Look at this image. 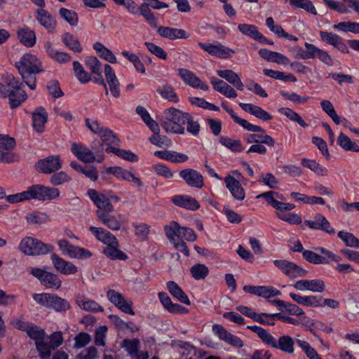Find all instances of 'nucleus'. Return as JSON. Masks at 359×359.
Masks as SVG:
<instances>
[{
  "instance_id": "nucleus-1",
  "label": "nucleus",
  "mask_w": 359,
  "mask_h": 359,
  "mask_svg": "<svg viewBox=\"0 0 359 359\" xmlns=\"http://www.w3.org/2000/svg\"><path fill=\"white\" fill-rule=\"evenodd\" d=\"M15 67L27 86L36 88V76L38 73L43 72L41 61L34 55L26 53L15 63Z\"/></svg>"
},
{
  "instance_id": "nucleus-2",
  "label": "nucleus",
  "mask_w": 359,
  "mask_h": 359,
  "mask_svg": "<svg viewBox=\"0 0 359 359\" xmlns=\"http://www.w3.org/2000/svg\"><path fill=\"white\" fill-rule=\"evenodd\" d=\"M187 112L182 111L175 107H170L163 111L161 120V127L167 132L183 135L185 133L184 120Z\"/></svg>"
},
{
  "instance_id": "nucleus-3",
  "label": "nucleus",
  "mask_w": 359,
  "mask_h": 359,
  "mask_svg": "<svg viewBox=\"0 0 359 359\" xmlns=\"http://www.w3.org/2000/svg\"><path fill=\"white\" fill-rule=\"evenodd\" d=\"M53 248L52 245L46 244L32 237L24 238L18 245L20 252L29 256L46 255L51 252Z\"/></svg>"
},
{
  "instance_id": "nucleus-4",
  "label": "nucleus",
  "mask_w": 359,
  "mask_h": 359,
  "mask_svg": "<svg viewBox=\"0 0 359 359\" xmlns=\"http://www.w3.org/2000/svg\"><path fill=\"white\" fill-rule=\"evenodd\" d=\"M33 299L39 304L57 312H64L71 308L70 304L66 299L53 294H34Z\"/></svg>"
},
{
  "instance_id": "nucleus-5",
  "label": "nucleus",
  "mask_w": 359,
  "mask_h": 359,
  "mask_svg": "<svg viewBox=\"0 0 359 359\" xmlns=\"http://www.w3.org/2000/svg\"><path fill=\"white\" fill-rule=\"evenodd\" d=\"M63 342L61 332H53L50 336L46 337L43 342L37 343V350L41 359H48L53 350L59 347Z\"/></svg>"
},
{
  "instance_id": "nucleus-6",
  "label": "nucleus",
  "mask_w": 359,
  "mask_h": 359,
  "mask_svg": "<svg viewBox=\"0 0 359 359\" xmlns=\"http://www.w3.org/2000/svg\"><path fill=\"white\" fill-rule=\"evenodd\" d=\"M21 86L22 83L13 76L8 77L10 90L7 97H8L9 104L12 109L20 107L27 97V93L22 88Z\"/></svg>"
},
{
  "instance_id": "nucleus-7",
  "label": "nucleus",
  "mask_w": 359,
  "mask_h": 359,
  "mask_svg": "<svg viewBox=\"0 0 359 359\" xmlns=\"http://www.w3.org/2000/svg\"><path fill=\"white\" fill-rule=\"evenodd\" d=\"M87 194L97 208L96 210L97 217H99V212L109 214L114 211V207L107 194L100 193L90 189H88Z\"/></svg>"
},
{
  "instance_id": "nucleus-8",
  "label": "nucleus",
  "mask_w": 359,
  "mask_h": 359,
  "mask_svg": "<svg viewBox=\"0 0 359 359\" xmlns=\"http://www.w3.org/2000/svg\"><path fill=\"white\" fill-rule=\"evenodd\" d=\"M30 273L38 278L41 285L47 288L57 290L61 286L62 281L57 274L36 267L32 268Z\"/></svg>"
},
{
  "instance_id": "nucleus-9",
  "label": "nucleus",
  "mask_w": 359,
  "mask_h": 359,
  "mask_svg": "<svg viewBox=\"0 0 359 359\" xmlns=\"http://www.w3.org/2000/svg\"><path fill=\"white\" fill-rule=\"evenodd\" d=\"M304 46L305 53L304 55H299L302 59L306 60L317 57L319 60L328 66L333 65L332 57L325 50L320 49L315 45L308 42H306Z\"/></svg>"
},
{
  "instance_id": "nucleus-10",
  "label": "nucleus",
  "mask_w": 359,
  "mask_h": 359,
  "mask_svg": "<svg viewBox=\"0 0 359 359\" xmlns=\"http://www.w3.org/2000/svg\"><path fill=\"white\" fill-rule=\"evenodd\" d=\"M274 265L278 268L286 276L295 278L297 277L305 276L307 271L300 267L294 262L285 259H276L273 262Z\"/></svg>"
},
{
  "instance_id": "nucleus-11",
  "label": "nucleus",
  "mask_w": 359,
  "mask_h": 359,
  "mask_svg": "<svg viewBox=\"0 0 359 359\" xmlns=\"http://www.w3.org/2000/svg\"><path fill=\"white\" fill-rule=\"evenodd\" d=\"M32 198L39 201L53 200L60 196V191L55 187H46L42 184L31 186Z\"/></svg>"
},
{
  "instance_id": "nucleus-12",
  "label": "nucleus",
  "mask_w": 359,
  "mask_h": 359,
  "mask_svg": "<svg viewBox=\"0 0 359 359\" xmlns=\"http://www.w3.org/2000/svg\"><path fill=\"white\" fill-rule=\"evenodd\" d=\"M62 167V162L58 155L49 156L39 160L36 163L37 171L43 174H50L56 172Z\"/></svg>"
},
{
  "instance_id": "nucleus-13",
  "label": "nucleus",
  "mask_w": 359,
  "mask_h": 359,
  "mask_svg": "<svg viewBox=\"0 0 359 359\" xmlns=\"http://www.w3.org/2000/svg\"><path fill=\"white\" fill-rule=\"evenodd\" d=\"M313 219V220H305L304 224L313 230H320L330 235L335 233V229L325 216L317 213L314 215Z\"/></svg>"
},
{
  "instance_id": "nucleus-14",
  "label": "nucleus",
  "mask_w": 359,
  "mask_h": 359,
  "mask_svg": "<svg viewBox=\"0 0 359 359\" xmlns=\"http://www.w3.org/2000/svg\"><path fill=\"white\" fill-rule=\"evenodd\" d=\"M50 260L55 269L61 274L71 275L78 271L77 266L72 262L65 260L55 253L50 255Z\"/></svg>"
},
{
  "instance_id": "nucleus-15",
  "label": "nucleus",
  "mask_w": 359,
  "mask_h": 359,
  "mask_svg": "<svg viewBox=\"0 0 359 359\" xmlns=\"http://www.w3.org/2000/svg\"><path fill=\"white\" fill-rule=\"evenodd\" d=\"M198 45L210 55L222 59L229 58L231 57V54L235 53L233 49L222 44L214 45L211 43L198 42Z\"/></svg>"
},
{
  "instance_id": "nucleus-16",
  "label": "nucleus",
  "mask_w": 359,
  "mask_h": 359,
  "mask_svg": "<svg viewBox=\"0 0 359 359\" xmlns=\"http://www.w3.org/2000/svg\"><path fill=\"white\" fill-rule=\"evenodd\" d=\"M179 175L189 187L201 189L204 186L203 175L194 169L187 168L182 170Z\"/></svg>"
},
{
  "instance_id": "nucleus-17",
  "label": "nucleus",
  "mask_w": 359,
  "mask_h": 359,
  "mask_svg": "<svg viewBox=\"0 0 359 359\" xmlns=\"http://www.w3.org/2000/svg\"><path fill=\"white\" fill-rule=\"evenodd\" d=\"M178 75L186 84L194 88H199L203 90H209V86L207 83L202 82L193 72L187 69H178Z\"/></svg>"
},
{
  "instance_id": "nucleus-18",
  "label": "nucleus",
  "mask_w": 359,
  "mask_h": 359,
  "mask_svg": "<svg viewBox=\"0 0 359 359\" xmlns=\"http://www.w3.org/2000/svg\"><path fill=\"white\" fill-rule=\"evenodd\" d=\"M212 331L218 337L227 344L236 347L241 348L243 346V342L238 337L229 332L223 326L215 324L212 326Z\"/></svg>"
},
{
  "instance_id": "nucleus-19",
  "label": "nucleus",
  "mask_w": 359,
  "mask_h": 359,
  "mask_svg": "<svg viewBox=\"0 0 359 359\" xmlns=\"http://www.w3.org/2000/svg\"><path fill=\"white\" fill-rule=\"evenodd\" d=\"M266 344L271 346L273 348L280 349L287 353H292L294 351V341L289 335L281 336L277 341L271 334Z\"/></svg>"
},
{
  "instance_id": "nucleus-20",
  "label": "nucleus",
  "mask_w": 359,
  "mask_h": 359,
  "mask_svg": "<svg viewBox=\"0 0 359 359\" xmlns=\"http://www.w3.org/2000/svg\"><path fill=\"white\" fill-rule=\"evenodd\" d=\"M107 299L118 309L126 313L134 315L135 313L132 309L131 303L128 302L124 299L122 294L114 290H109L107 292Z\"/></svg>"
},
{
  "instance_id": "nucleus-21",
  "label": "nucleus",
  "mask_w": 359,
  "mask_h": 359,
  "mask_svg": "<svg viewBox=\"0 0 359 359\" xmlns=\"http://www.w3.org/2000/svg\"><path fill=\"white\" fill-rule=\"evenodd\" d=\"M71 151L81 161L89 163L95 161V154L91 149L81 143H73Z\"/></svg>"
},
{
  "instance_id": "nucleus-22",
  "label": "nucleus",
  "mask_w": 359,
  "mask_h": 359,
  "mask_svg": "<svg viewBox=\"0 0 359 359\" xmlns=\"http://www.w3.org/2000/svg\"><path fill=\"white\" fill-rule=\"evenodd\" d=\"M293 287L300 291L309 290L313 292H322L325 289V285L322 280H300L297 281Z\"/></svg>"
},
{
  "instance_id": "nucleus-23",
  "label": "nucleus",
  "mask_w": 359,
  "mask_h": 359,
  "mask_svg": "<svg viewBox=\"0 0 359 359\" xmlns=\"http://www.w3.org/2000/svg\"><path fill=\"white\" fill-rule=\"evenodd\" d=\"M244 129L257 133H255L256 143L266 144L269 147H273L275 141L272 137L266 134V130L260 126H255L250 122L245 126Z\"/></svg>"
},
{
  "instance_id": "nucleus-24",
  "label": "nucleus",
  "mask_w": 359,
  "mask_h": 359,
  "mask_svg": "<svg viewBox=\"0 0 359 359\" xmlns=\"http://www.w3.org/2000/svg\"><path fill=\"white\" fill-rule=\"evenodd\" d=\"M35 18L39 24L48 32H54L57 21L55 18L43 8L37 9L35 12Z\"/></svg>"
},
{
  "instance_id": "nucleus-25",
  "label": "nucleus",
  "mask_w": 359,
  "mask_h": 359,
  "mask_svg": "<svg viewBox=\"0 0 359 359\" xmlns=\"http://www.w3.org/2000/svg\"><path fill=\"white\" fill-rule=\"evenodd\" d=\"M226 188L229 190L233 197L238 201H243L245 197L244 189L238 180L231 175H227L224 178Z\"/></svg>"
},
{
  "instance_id": "nucleus-26",
  "label": "nucleus",
  "mask_w": 359,
  "mask_h": 359,
  "mask_svg": "<svg viewBox=\"0 0 359 359\" xmlns=\"http://www.w3.org/2000/svg\"><path fill=\"white\" fill-rule=\"evenodd\" d=\"M104 76L112 95L116 98L119 97L120 83L114 71L109 65L107 64L104 65Z\"/></svg>"
},
{
  "instance_id": "nucleus-27",
  "label": "nucleus",
  "mask_w": 359,
  "mask_h": 359,
  "mask_svg": "<svg viewBox=\"0 0 359 359\" xmlns=\"http://www.w3.org/2000/svg\"><path fill=\"white\" fill-rule=\"evenodd\" d=\"M103 254L111 260H126L128 257V255L119 249V243L116 238L115 242L112 241L106 245L103 249Z\"/></svg>"
},
{
  "instance_id": "nucleus-28",
  "label": "nucleus",
  "mask_w": 359,
  "mask_h": 359,
  "mask_svg": "<svg viewBox=\"0 0 359 359\" xmlns=\"http://www.w3.org/2000/svg\"><path fill=\"white\" fill-rule=\"evenodd\" d=\"M140 341L137 339H126L122 342V347L128 352L131 357H140L142 359H148L147 352H139Z\"/></svg>"
},
{
  "instance_id": "nucleus-29",
  "label": "nucleus",
  "mask_w": 359,
  "mask_h": 359,
  "mask_svg": "<svg viewBox=\"0 0 359 359\" xmlns=\"http://www.w3.org/2000/svg\"><path fill=\"white\" fill-rule=\"evenodd\" d=\"M239 106L246 112L263 121H270L273 116L259 106L252 104L239 103Z\"/></svg>"
},
{
  "instance_id": "nucleus-30",
  "label": "nucleus",
  "mask_w": 359,
  "mask_h": 359,
  "mask_svg": "<svg viewBox=\"0 0 359 359\" xmlns=\"http://www.w3.org/2000/svg\"><path fill=\"white\" fill-rule=\"evenodd\" d=\"M172 201L175 205L190 210H196L200 208L199 203L194 198L187 195L175 196L172 198Z\"/></svg>"
},
{
  "instance_id": "nucleus-31",
  "label": "nucleus",
  "mask_w": 359,
  "mask_h": 359,
  "mask_svg": "<svg viewBox=\"0 0 359 359\" xmlns=\"http://www.w3.org/2000/svg\"><path fill=\"white\" fill-rule=\"evenodd\" d=\"M48 121V114L46 109L42 107H38L32 114L33 128L38 133H41L44 129V124Z\"/></svg>"
},
{
  "instance_id": "nucleus-32",
  "label": "nucleus",
  "mask_w": 359,
  "mask_h": 359,
  "mask_svg": "<svg viewBox=\"0 0 359 359\" xmlns=\"http://www.w3.org/2000/svg\"><path fill=\"white\" fill-rule=\"evenodd\" d=\"M18 38L20 43L28 48L33 47L36 43V34L35 32L27 27H24L18 29Z\"/></svg>"
},
{
  "instance_id": "nucleus-33",
  "label": "nucleus",
  "mask_w": 359,
  "mask_h": 359,
  "mask_svg": "<svg viewBox=\"0 0 359 359\" xmlns=\"http://www.w3.org/2000/svg\"><path fill=\"white\" fill-rule=\"evenodd\" d=\"M217 73L219 76L226 80L238 90H243L244 89V85L239 75L230 69L217 70Z\"/></svg>"
},
{
  "instance_id": "nucleus-34",
  "label": "nucleus",
  "mask_w": 359,
  "mask_h": 359,
  "mask_svg": "<svg viewBox=\"0 0 359 359\" xmlns=\"http://www.w3.org/2000/svg\"><path fill=\"white\" fill-rule=\"evenodd\" d=\"M167 288L173 297L186 305H190L191 302L188 296L175 282L168 281Z\"/></svg>"
},
{
  "instance_id": "nucleus-35",
  "label": "nucleus",
  "mask_w": 359,
  "mask_h": 359,
  "mask_svg": "<svg viewBox=\"0 0 359 359\" xmlns=\"http://www.w3.org/2000/svg\"><path fill=\"white\" fill-rule=\"evenodd\" d=\"M89 231L98 241L106 245L111 243L112 241L115 242L116 238L111 233L101 227L90 226Z\"/></svg>"
},
{
  "instance_id": "nucleus-36",
  "label": "nucleus",
  "mask_w": 359,
  "mask_h": 359,
  "mask_svg": "<svg viewBox=\"0 0 359 359\" xmlns=\"http://www.w3.org/2000/svg\"><path fill=\"white\" fill-rule=\"evenodd\" d=\"M183 227L175 221H172L169 225L164 227L165 233L171 243L181 239Z\"/></svg>"
},
{
  "instance_id": "nucleus-37",
  "label": "nucleus",
  "mask_w": 359,
  "mask_h": 359,
  "mask_svg": "<svg viewBox=\"0 0 359 359\" xmlns=\"http://www.w3.org/2000/svg\"><path fill=\"white\" fill-rule=\"evenodd\" d=\"M78 306L83 310L91 312H102L104 309L95 301L88 299L83 296L78 297L76 299Z\"/></svg>"
},
{
  "instance_id": "nucleus-38",
  "label": "nucleus",
  "mask_w": 359,
  "mask_h": 359,
  "mask_svg": "<svg viewBox=\"0 0 359 359\" xmlns=\"http://www.w3.org/2000/svg\"><path fill=\"white\" fill-rule=\"evenodd\" d=\"M238 29L243 34L249 36L255 41H266L263 34L259 32L258 28L254 25L246 23L239 24Z\"/></svg>"
},
{
  "instance_id": "nucleus-39",
  "label": "nucleus",
  "mask_w": 359,
  "mask_h": 359,
  "mask_svg": "<svg viewBox=\"0 0 359 359\" xmlns=\"http://www.w3.org/2000/svg\"><path fill=\"white\" fill-rule=\"evenodd\" d=\"M45 48L48 55L58 63L65 64L71 60V56L69 54L55 50L50 42L45 44Z\"/></svg>"
},
{
  "instance_id": "nucleus-40",
  "label": "nucleus",
  "mask_w": 359,
  "mask_h": 359,
  "mask_svg": "<svg viewBox=\"0 0 359 359\" xmlns=\"http://www.w3.org/2000/svg\"><path fill=\"white\" fill-rule=\"evenodd\" d=\"M301 163L304 167L309 168L318 176L325 177L328 175L327 169L314 159L304 158L301 160Z\"/></svg>"
},
{
  "instance_id": "nucleus-41",
  "label": "nucleus",
  "mask_w": 359,
  "mask_h": 359,
  "mask_svg": "<svg viewBox=\"0 0 359 359\" xmlns=\"http://www.w3.org/2000/svg\"><path fill=\"white\" fill-rule=\"evenodd\" d=\"M99 136L101 139L100 142H103L107 146L106 148L118 146L119 144V138L108 128H104Z\"/></svg>"
},
{
  "instance_id": "nucleus-42",
  "label": "nucleus",
  "mask_w": 359,
  "mask_h": 359,
  "mask_svg": "<svg viewBox=\"0 0 359 359\" xmlns=\"http://www.w3.org/2000/svg\"><path fill=\"white\" fill-rule=\"evenodd\" d=\"M62 41L65 46L75 53H81L82 51V46L79 39L69 32L65 33L62 36Z\"/></svg>"
},
{
  "instance_id": "nucleus-43",
  "label": "nucleus",
  "mask_w": 359,
  "mask_h": 359,
  "mask_svg": "<svg viewBox=\"0 0 359 359\" xmlns=\"http://www.w3.org/2000/svg\"><path fill=\"white\" fill-rule=\"evenodd\" d=\"M93 48L96 50L100 57L110 63L117 62L115 55L109 48H106L102 43L96 42L93 44Z\"/></svg>"
},
{
  "instance_id": "nucleus-44",
  "label": "nucleus",
  "mask_w": 359,
  "mask_h": 359,
  "mask_svg": "<svg viewBox=\"0 0 359 359\" xmlns=\"http://www.w3.org/2000/svg\"><path fill=\"white\" fill-rule=\"evenodd\" d=\"M97 219L103 224L106 225L109 229L113 231H118L121 228L120 222L115 216L111 215V213L103 214L102 212H99V217H97Z\"/></svg>"
},
{
  "instance_id": "nucleus-45",
  "label": "nucleus",
  "mask_w": 359,
  "mask_h": 359,
  "mask_svg": "<svg viewBox=\"0 0 359 359\" xmlns=\"http://www.w3.org/2000/svg\"><path fill=\"white\" fill-rule=\"evenodd\" d=\"M70 166L76 171L83 174L86 177L90 179L95 182L97 180L98 174L95 168H83L81 165L79 164L76 161H72L70 163Z\"/></svg>"
},
{
  "instance_id": "nucleus-46",
  "label": "nucleus",
  "mask_w": 359,
  "mask_h": 359,
  "mask_svg": "<svg viewBox=\"0 0 359 359\" xmlns=\"http://www.w3.org/2000/svg\"><path fill=\"white\" fill-rule=\"evenodd\" d=\"M337 144L344 150L353 152L359 151V146L347 135L341 133L337 137Z\"/></svg>"
},
{
  "instance_id": "nucleus-47",
  "label": "nucleus",
  "mask_w": 359,
  "mask_h": 359,
  "mask_svg": "<svg viewBox=\"0 0 359 359\" xmlns=\"http://www.w3.org/2000/svg\"><path fill=\"white\" fill-rule=\"evenodd\" d=\"M105 151L107 153H114L119 157L130 162H137L138 156L130 150H125L116 148L115 147H109L106 148Z\"/></svg>"
},
{
  "instance_id": "nucleus-48",
  "label": "nucleus",
  "mask_w": 359,
  "mask_h": 359,
  "mask_svg": "<svg viewBox=\"0 0 359 359\" xmlns=\"http://www.w3.org/2000/svg\"><path fill=\"white\" fill-rule=\"evenodd\" d=\"M25 332L32 339L35 341L36 347L37 343L43 342L45 338V332L38 326L33 324H29Z\"/></svg>"
},
{
  "instance_id": "nucleus-49",
  "label": "nucleus",
  "mask_w": 359,
  "mask_h": 359,
  "mask_svg": "<svg viewBox=\"0 0 359 359\" xmlns=\"http://www.w3.org/2000/svg\"><path fill=\"white\" fill-rule=\"evenodd\" d=\"M190 273L194 280H204L209 274V269L205 264H196L190 268Z\"/></svg>"
},
{
  "instance_id": "nucleus-50",
  "label": "nucleus",
  "mask_w": 359,
  "mask_h": 359,
  "mask_svg": "<svg viewBox=\"0 0 359 359\" xmlns=\"http://www.w3.org/2000/svg\"><path fill=\"white\" fill-rule=\"evenodd\" d=\"M219 142L234 152H241L244 149L240 140H233L228 137L222 136L219 138Z\"/></svg>"
},
{
  "instance_id": "nucleus-51",
  "label": "nucleus",
  "mask_w": 359,
  "mask_h": 359,
  "mask_svg": "<svg viewBox=\"0 0 359 359\" xmlns=\"http://www.w3.org/2000/svg\"><path fill=\"white\" fill-rule=\"evenodd\" d=\"M67 256L72 259H86L90 258L93 253L88 249L74 245Z\"/></svg>"
},
{
  "instance_id": "nucleus-52",
  "label": "nucleus",
  "mask_w": 359,
  "mask_h": 359,
  "mask_svg": "<svg viewBox=\"0 0 359 359\" xmlns=\"http://www.w3.org/2000/svg\"><path fill=\"white\" fill-rule=\"evenodd\" d=\"M60 16L68 22L71 26H76L79 22L77 13L72 10L66 8H61L59 10Z\"/></svg>"
},
{
  "instance_id": "nucleus-53",
  "label": "nucleus",
  "mask_w": 359,
  "mask_h": 359,
  "mask_svg": "<svg viewBox=\"0 0 359 359\" xmlns=\"http://www.w3.org/2000/svg\"><path fill=\"white\" fill-rule=\"evenodd\" d=\"M104 145L98 140H94L90 144V149L95 154V161L97 163H102L104 158V151L106 149Z\"/></svg>"
},
{
  "instance_id": "nucleus-54",
  "label": "nucleus",
  "mask_w": 359,
  "mask_h": 359,
  "mask_svg": "<svg viewBox=\"0 0 359 359\" xmlns=\"http://www.w3.org/2000/svg\"><path fill=\"white\" fill-rule=\"evenodd\" d=\"M337 236L343 241L346 246L355 248H359V239L353 233L344 231H339Z\"/></svg>"
},
{
  "instance_id": "nucleus-55",
  "label": "nucleus",
  "mask_w": 359,
  "mask_h": 359,
  "mask_svg": "<svg viewBox=\"0 0 359 359\" xmlns=\"http://www.w3.org/2000/svg\"><path fill=\"white\" fill-rule=\"evenodd\" d=\"M157 92L162 97L169 100L170 102L177 103L179 102L178 97L175 93L173 88L170 85H165L157 89Z\"/></svg>"
},
{
  "instance_id": "nucleus-56",
  "label": "nucleus",
  "mask_w": 359,
  "mask_h": 359,
  "mask_svg": "<svg viewBox=\"0 0 359 359\" xmlns=\"http://www.w3.org/2000/svg\"><path fill=\"white\" fill-rule=\"evenodd\" d=\"M32 198L31 186L27 188L25 191L18 193L15 194H11L6 196V201L10 203H16L25 200H29Z\"/></svg>"
},
{
  "instance_id": "nucleus-57",
  "label": "nucleus",
  "mask_w": 359,
  "mask_h": 359,
  "mask_svg": "<svg viewBox=\"0 0 359 359\" xmlns=\"http://www.w3.org/2000/svg\"><path fill=\"white\" fill-rule=\"evenodd\" d=\"M26 220L29 224H41L50 221L49 216L41 212L29 213L25 217Z\"/></svg>"
},
{
  "instance_id": "nucleus-58",
  "label": "nucleus",
  "mask_w": 359,
  "mask_h": 359,
  "mask_svg": "<svg viewBox=\"0 0 359 359\" xmlns=\"http://www.w3.org/2000/svg\"><path fill=\"white\" fill-rule=\"evenodd\" d=\"M121 54L124 57L128 59L130 62L133 64L137 72L142 74L145 73L146 69L144 68V64L142 62L137 55L127 50H123Z\"/></svg>"
},
{
  "instance_id": "nucleus-59",
  "label": "nucleus",
  "mask_w": 359,
  "mask_h": 359,
  "mask_svg": "<svg viewBox=\"0 0 359 359\" xmlns=\"http://www.w3.org/2000/svg\"><path fill=\"white\" fill-rule=\"evenodd\" d=\"M279 111L287 116L290 120L297 123L302 127L306 128L308 126V124L304 121V119L297 112L291 109L283 107L280 109Z\"/></svg>"
},
{
  "instance_id": "nucleus-60",
  "label": "nucleus",
  "mask_w": 359,
  "mask_h": 359,
  "mask_svg": "<svg viewBox=\"0 0 359 359\" xmlns=\"http://www.w3.org/2000/svg\"><path fill=\"white\" fill-rule=\"evenodd\" d=\"M316 250L324 255L321 256L323 262H320V264H328L330 262H339L341 260L339 256L325 248L319 247L316 248Z\"/></svg>"
},
{
  "instance_id": "nucleus-61",
  "label": "nucleus",
  "mask_w": 359,
  "mask_h": 359,
  "mask_svg": "<svg viewBox=\"0 0 359 359\" xmlns=\"http://www.w3.org/2000/svg\"><path fill=\"white\" fill-rule=\"evenodd\" d=\"M333 28L344 32H351L354 34H359V22H341L334 25Z\"/></svg>"
},
{
  "instance_id": "nucleus-62",
  "label": "nucleus",
  "mask_w": 359,
  "mask_h": 359,
  "mask_svg": "<svg viewBox=\"0 0 359 359\" xmlns=\"http://www.w3.org/2000/svg\"><path fill=\"white\" fill-rule=\"evenodd\" d=\"M290 3L295 8H302L313 15L317 14V11L310 0H290Z\"/></svg>"
},
{
  "instance_id": "nucleus-63",
  "label": "nucleus",
  "mask_w": 359,
  "mask_h": 359,
  "mask_svg": "<svg viewBox=\"0 0 359 359\" xmlns=\"http://www.w3.org/2000/svg\"><path fill=\"white\" fill-rule=\"evenodd\" d=\"M107 173L112 174L118 179L123 180H130L131 172L118 166L109 167L106 170Z\"/></svg>"
},
{
  "instance_id": "nucleus-64",
  "label": "nucleus",
  "mask_w": 359,
  "mask_h": 359,
  "mask_svg": "<svg viewBox=\"0 0 359 359\" xmlns=\"http://www.w3.org/2000/svg\"><path fill=\"white\" fill-rule=\"evenodd\" d=\"M71 181V177L64 171L53 174L50 178V182L53 186H60Z\"/></svg>"
}]
</instances>
